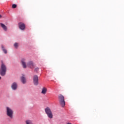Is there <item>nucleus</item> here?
Wrapping results in <instances>:
<instances>
[{
    "instance_id": "9b49d317",
    "label": "nucleus",
    "mask_w": 124,
    "mask_h": 124,
    "mask_svg": "<svg viewBox=\"0 0 124 124\" xmlns=\"http://www.w3.org/2000/svg\"><path fill=\"white\" fill-rule=\"evenodd\" d=\"M0 26H1V28H2V29L4 30V31H7V27H6L5 26V25H4L2 23H0Z\"/></svg>"
},
{
    "instance_id": "0eeeda50",
    "label": "nucleus",
    "mask_w": 124,
    "mask_h": 124,
    "mask_svg": "<svg viewBox=\"0 0 124 124\" xmlns=\"http://www.w3.org/2000/svg\"><path fill=\"white\" fill-rule=\"evenodd\" d=\"M19 28L20 30H22V31H24L25 29L26 28V25L25 24H24L22 22H20L18 23Z\"/></svg>"
},
{
    "instance_id": "423d86ee",
    "label": "nucleus",
    "mask_w": 124,
    "mask_h": 124,
    "mask_svg": "<svg viewBox=\"0 0 124 124\" xmlns=\"http://www.w3.org/2000/svg\"><path fill=\"white\" fill-rule=\"evenodd\" d=\"M33 82L35 86L38 85V76L37 75H34L33 77Z\"/></svg>"
},
{
    "instance_id": "9d476101",
    "label": "nucleus",
    "mask_w": 124,
    "mask_h": 124,
    "mask_svg": "<svg viewBox=\"0 0 124 124\" xmlns=\"http://www.w3.org/2000/svg\"><path fill=\"white\" fill-rule=\"evenodd\" d=\"M47 93V88L46 87H43L42 89L41 93L42 94H46Z\"/></svg>"
},
{
    "instance_id": "2eb2a0df",
    "label": "nucleus",
    "mask_w": 124,
    "mask_h": 124,
    "mask_svg": "<svg viewBox=\"0 0 124 124\" xmlns=\"http://www.w3.org/2000/svg\"><path fill=\"white\" fill-rule=\"evenodd\" d=\"M12 8H16L17 7V5L13 4L12 6Z\"/></svg>"
},
{
    "instance_id": "ddd939ff",
    "label": "nucleus",
    "mask_w": 124,
    "mask_h": 124,
    "mask_svg": "<svg viewBox=\"0 0 124 124\" xmlns=\"http://www.w3.org/2000/svg\"><path fill=\"white\" fill-rule=\"evenodd\" d=\"M14 46L15 48H16V49H18V47H19V43H15L14 44Z\"/></svg>"
},
{
    "instance_id": "f8f14e48",
    "label": "nucleus",
    "mask_w": 124,
    "mask_h": 124,
    "mask_svg": "<svg viewBox=\"0 0 124 124\" xmlns=\"http://www.w3.org/2000/svg\"><path fill=\"white\" fill-rule=\"evenodd\" d=\"M1 48L3 52L4 53V54H7V51L6 49L4 48V47L2 45L1 46Z\"/></svg>"
},
{
    "instance_id": "1a4fd4ad",
    "label": "nucleus",
    "mask_w": 124,
    "mask_h": 124,
    "mask_svg": "<svg viewBox=\"0 0 124 124\" xmlns=\"http://www.w3.org/2000/svg\"><path fill=\"white\" fill-rule=\"evenodd\" d=\"M11 88L12 90H14V91L17 90V83H16V82H14L12 84Z\"/></svg>"
},
{
    "instance_id": "f257e3e1",
    "label": "nucleus",
    "mask_w": 124,
    "mask_h": 124,
    "mask_svg": "<svg viewBox=\"0 0 124 124\" xmlns=\"http://www.w3.org/2000/svg\"><path fill=\"white\" fill-rule=\"evenodd\" d=\"M21 64L23 68H27V67H31V61H29L26 64V59L23 58L21 61Z\"/></svg>"
},
{
    "instance_id": "4468645a",
    "label": "nucleus",
    "mask_w": 124,
    "mask_h": 124,
    "mask_svg": "<svg viewBox=\"0 0 124 124\" xmlns=\"http://www.w3.org/2000/svg\"><path fill=\"white\" fill-rule=\"evenodd\" d=\"M26 124H31V121L27 120L26 121Z\"/></svg>"
},
{
    "instance_id": "dca6fc26",
    "label": "nucleus",
    "mask_w": 124,
    "mask_h": 124,
    "mask_svg": "<svg viewBox=\"0 0 124 124\" xmlns=\"http://www.w3.org/2000/svg\"><path fill=\"white\" fill-rule=\"evenodd\" d=\"M38 70H39V68L38 67H36V68H35L34 69V71L35 72H38Z\"/></svg>"
},
{
    "instance_id": "39448f33",
    "label": "nucleus",
    "mask_w": 124,
    "mask_h": 124,
    "mask_svg": "<svg viewBox=\"0 0 124 124\" xmlns=\"http://www.w3.org/2000/svg\"><path fill=\"white\" fill-rule=\"evenodd\" d=\"M6 110L7 116L12 119L13 118V110L8 107H6Z\"/></svg>"
},
{
    "instance_id": "f3484780",
    "label": "nucleus",
    "mask_w": 124,
    "mask_h": 124,
    "mask_svg": "<svg viewBox=\"0 0 124 124\" xmlns=\"http://www.w3.org/2000/svg\"><path fill=\"white\" fill-rule=\"evenodd\" d=\"M31 65L32 67H33V66H34V64H33V63H32Z\"/></svg>"
},
{
    "instance_id": "f03ea898",
    "label": "nucleus",
    "mask_w": 124,
    "mask_h": 124,
    "mask_svg": "<svg viewBox=\"0 0 124 124\" xmlns=\"http://www.w3.org/2000/svg\"><path fill=\"white\" fill-rule=\"evenodd\" d=\"M58 99L60 105L62 107H64L65 106V101H64V96L62 94H60L58 96Z\"/></svg>"
},
{
    "instance_id": "6e6552de",
    "label": "nucleus",
    "mask_w": 124,
    "mask_h": 124,
    "mask_svg": "<svg viewBox=\"0 0 124 124\" xmlns=\"http://www.w3.org/2000/svg\"><path fill=\"white\" fill-rule=\"evenodd\" d=\"M20 80L22 83V84H26L27 83V79H26V78L24 75H22V76L20 78Z\"/></svg>"
},
{
    "instance_id": "20e7f679",
    "label": "nucleus",
    "mask_w": 124,
    "mask_h": 124,
    "mask_svg": "<svg viewBox=\"0 0 124 124\" xmlns=\"http://www.w3.org/2000/svg\"><path fill=\"white\" fill-rule=\"evenodd\" d=\"M45 111L46 112V114L47 115V117L49 118V119H53V113H52V111H51V109L49 108V107H47L45 109Z\"/></svg>"
},
{
    "instance_id": "6ab92c4d",
    "label": "nucleus",
    "mask_w": 124,
    "mask_h": 124,
    "mask_svg": "<svg viewBox=\"0 0 124 124\" xmlns=\"http://www.w3.org/2000/svg\"><path fill=\"white\" fill-rule=\"evenodd\" d=\"M1 79V77H0V80Z\"/></svg>"
},
{
    "instance_id": "7ed1b4c3",
    "label": "nucleus",
    "mask_w": 124,
    "mask_h": 124,
    "mask_svg": "<svg viewBox=\"0 0 124 124\" xmlns=\"http://www.w3.org/2000/svg\"><path fill=\"white\" fill-rule=\"evenodd\" d=\"M6 73V66L2 63L1 64V69L0 70V74L1 76H4Z\"/></svg>"
},
{
    "instance_id": "a211bd4d",
    "label": "nucleus",
    "mask_w": 124,
    "mask_h": 124,
    "mask_svg": "<svg viewBox=\"0 0 124 124\" xmlns=\"http://www.w3.org/2000/svg\"><path fill=\"white\" fill-rule=\"evenodd\" d=\"M0 18H1V15H0Z\"/></svg>"
}]
</instances>
